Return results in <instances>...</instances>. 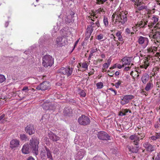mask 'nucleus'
Here are the masks:
<instances>
[{
	"label": "nucleus",
	"mask_w": 160,
	"mask_h": 160,
	"mask_svg": "<svg viewBox=\"0 0 160 160\" xmlns=\"http://www.w3.org/2000/svg\"><path fill=\"white\" fill-rule=\"evenodd\" d=\"M39 143L38 139L36 138H32L30 140V148L32 149L33 152L35 153L36 155L38 153V144Z\"/></svg>",
	"instance_id": "f257e3e1"
},
{
	"label": "nucleus",
	"mask_w": 160,
	"mask_h": 160,
	"mask_svg": "<svg viewBox=\"0 0 160 160\" xmlns=\"http://www.w3.org/2000/svg\"><path fill=\"white\" fill-rule=\"evenodd\" d=\"M54 59L49 55H46L42 58L43 65L46 67L51 66L53 63Z\"/></svg>",
	"instance_id": "f03ea898"
},
{
	"label": "nucleus",
	"mask_w": 160,
	"mask_h": 160,
	"mask_svg": "<svg viewBox=\"0 0 160 160\" xmlns=\"http://www.w3.org/2000/svg\"><path fill=\"white\" fill-rule=\"evenodd\" d=\"M73 69L69 67H62L58 70V72L62 74L66 75L67 77L71 76L72 73Z\"/></svg>",
	"instance_id": "7ed1b4c3"
},
{
	"label": "nucleus",
	"mask_w": 160,
	"mask_h": 160,
	"mask_svg": "<svg viewBox=\"0 0 160 160\" xmlns=\"http://www.w3.org/2000/svg\"><path fill=\"white\" fill-rule=\"evenodd\" d=\"M78 121L80 124L83 126L88 125L90 122V118L85 115H82L78 118Z\"/></svg>",
	"instance_id": "20e7f679"
},
{
	"label": "nucleus",
	"mask_w": 160,
	"mask_h": 160,
	"mask_svg": "<svg viewBox=\"0 0 160 160\" xmlns=\"http://www.w3.org/2000/svg\"><path fill=\"white\" fill-rule=\"evenodd\" d=\"M50 84L48 81L44 82L38 85L36 89L42 91L49 89L50 88Z\"/></svg>",
	"instance_id": "39448f33"
},
{
	"label": "nucleus",
	"mask_w": 160,
	"mask_h": 160,
	"mask_svg": "<svg viewBox=\"0 0 160 160\" xmlns=\"http://www.w3.org/2000/svg\"><path fill=\"white\" fill-rule=\"evenodd\" d=\"M134 98V96L131 95H127L123 96L122 99V101L120 102V103L124 105L129 102V101Z\"/></svg>",
	"instance_id": "423d86ee"
},
{
	"label": "nucleus",
	"mask_w": 160,
	"mask_h": 160,
	"mask_svg": "<svg viewBox=\"0 0 160 160\" xmlns=\"http://www.w3.org/2000/svg\"><path fill=\"white\" fill-rule=\"evenodd\" d=\"M127 11L120 12L118 14V16L121 21H120L121 24H123L127 21Z\"/></svg>",
	"instance_id": "0eeeda50"
},
{
	"label": "nucleus",
	"mask_w": 160,
	"mask_h": 160,
	"mask_svg": "<svg viewBox=\"0 0 160 160\" xmlns=\"http://www.w3.org/2000/svg\"><path fill=\"white\" fill-rule=\"evenodd\" d=\"M25 132L29 135L33 134L35 132L34 125L32 124H29L25 128Z\"/></svg>",
	"instance_id": "6e6552de"
},
{
	"label": "nucleus",
	"mask_w": 160,
	"mask_h": 160,
	"mask_svg": "<svg viewBox=\"0 0 160 160\" xmlns=\"http://www.w3.org/2000/svg\"><path fill=\"white\" fill-rule=\"evenodd\" d=\"M86 152L83 149H80L78 152L76 156V159L80 160L82 159L85 154Z\"/></svg>",
	"instance_id": "1a4fd4ad"
},
{
	"label": "nucleus",
	"mask_w": 160,
	"mask_h": 160,
	"mask_svg": "<svg viewBox=\"0 0 160 160\" xmlns=\"http://www.w3.org/2000/svg\"><path fill=\"white\" fill-rule=\"evenodd\" d=\"M19 145V140L16 139H13L11 141L10 144V147L12 149H15L18 147Z\"/></svg>",
	"instance_id": "9d476101"
},
{
	"label": "nucleus",
	"mask_w": 160,
	"mask_h": 160,
	"mask_svg": "<svg viewBox=\"0 0 160 160\" xmlns=\"http://www.w3.org/2000/svg\"><path fill=\"white\" fill-rule=\"evenodd\" d=\"M64 38L62 37H58L57 39L55 42L58 47H62L66 44V43L65 40L63 39Z\"/></svg>",
	"instance_id": "9b49d317"
},
{
	"label": "nucleus",
	"mask_w": 160,
	"mask_h": 160,
	"mask_svg": "<svg viewBox=\"0 0 160 160\" xmlns=\"http://www.w3.org/2000/svg\"><path fill=\"white\" fill-rule=\"evenodd\" d=\"M42 107L45 110H53L56 108V107L51 103H45L42 104Z\"/></svg>",
	"instance_id": "f8f14e48"
},
{
	"label": "nucleus",
	"mask_w": 160,
	"mask_h": 160,
	"mask_svg": "<svg viewBox=\"0 0 160 160\" xmlns=\"http://www.w3.org/2000/svg\"><path fill=\"white\" fill-rule=\"evenodd\" d=\"M139 143L137 144H134L135 146L134 147L132 146L128 145L127 146V148L129 150V152L132 153H137L139 150V146L138 145Z\"/></svg>",
	"instance_id": "ddd939ff"
},
{
	"label": "nucleus",
	"mask_w": 160,
	"mask_h": 160,
	"mask_svg": "<svg viewBox=\"0 0 160 160\" xmlns=\"http://www.w3.org/2000/svg\"><path fill=\"white\" fill-rule=\"evenodd\" d=\"M140 138L138 135L134 134L130 136L129 137V138L131 140H133L132 142L134 144H137L139 143Z\"/></svg>",
	"instance_id": "4468645a"
},
{
	"label": "nucleus",
	"mask_w": 160,
	"mask_h": 160,
	"mask_svg": "<svg viewBox=\"0 0 160 160\" xmlns=\"http://www.w3.org/2000/svg\"><path fill=\"white\" fill-rule=\"evenodd\" d=\"M112 138V137L109 136L107 132L101 131V140H110Z\"/></svg>",
	"instance_id": "2eb2a0df"
},
{
	"label": "nucleus",
	"mask_w": 160,
	"mask_h": 160,
	"mask_svg": "<svg viewBox=\"0 0 160 160\" xmlns=\"http://www.w3.org/2000/svg\"><path fill=\"white\" fill-rule=\"evenodd\" d=\"M60 33L62 35L61 37H62L64 38L71 34V32L70 31L66 28L62 29L60 30Z\"/></svg>",
	"instance_id": "dca6fc26"
},
{
	"label": "nucleus",
	"mask_w": 160,
	"mask_h": 160,
	"mask_svg": "<svg viewBox=\"0 0 160 160\" xmlns=\"http://www.w3.org/2000/svg\"><path fill=\"white\" fill-rule=\"evenodd\" d=\"M144 147L146 148L147 151L150 152L154 150V148L153 146L148 142H145L143 144Z\"/></svg>",
	"instance_id": "f3484780"
},
{
	"label": "nucleus",
	"mask_w": 160,
	"mask_h": 160,
	"mask_svg": "<svg viewBox=\"0 0 160 160\" xmlns=\"http://www.w3.org/2000/svg\"><path fill=\"white\" fill-rule=\"evenodd\" d=\"M48 135L49 139L53 141H57L59 139V137L51 132H48Z\"/></svg>",
	"instance_id": "a211bd4d"
},
{
	"label": "nucleus",
	"mask_w": 160,
	"mask_h": 160,
	"mask_svg": "<svg viewBox=\"0 0 160 160\" xmlns=\"http://www.w3.org/2000/svg\"><path fill=\"white\" fill-rule=\"evenodd\" d=\"M138 42L140 44H142L144 43L147 44L148 42V40L147 38L141 36L138 37Z\"/></svg>",
	"instance_id": "6ab92c4d"
},
{
	"label": "nucleus",
	"mask_w": 160,
	"mask_h": 160,
	"mask_svg": "<svg viewBox=\"0 0 160 160\" xmlns=\"http://www.w3.org/2000/svg\"><path fill=\"white\" fill-rule=\"evenodd\" d=\"M132 57H124L122 58V60L123 64L129 65L130 64L132 60Z\"/></svg>",
	"instance_id": "aec40b11"
},
{
	"label": "nucleus",
	"mask_w": 160,
	"mask_h": 160,
	"mask_svg": "<svg viewBox=\"0 0 160 160\" xmlns=\"http://www.w3.org/2000/svg\"><path fill=\"white\" fill-rule=\"evenodd\" d=\"M149 78V75L147 73H145L143 74L141 78V80L144 84H145L148 81Z\"/></svg>",
	"instance_id": "412c9836"
},
{
	"label": "nucleus",
	"mask_w": 160,
	"mask_h": 160,
	"mask_svg": "<svg viewBox=\"0 0 160 160\" xmlns=\"http://www.w3.org/2000/svg\"><path fill=\"white\" fill-rule=\"evenodd\" d=\"M30 151V148H29L28 144H25L22 148V152L23 153L27 154Z\"/></svg>",
	"instance_id": "4be33fe9"
},
{
	"label": "nucleus",
	"mask_w": 160,
	"mask_h": 160,
	"mask_svg": "<svg viewBox=\"0 0 160 160\" xmlns=\"http://www.w3.org/2000/svg\"><path fill=\"white\" fill-rule=\"evenodd\" d=\"M158 30L153 35V38L157 40L160 39V28H158ZM158 40L160 42V40Z\"/></svg>",
	"instance_id": "5701e85b"
},
{
	"label": "nucleus",
	"mask_w": 160,
	"mask_h": 160,
	"mask_svg": "<svg viewBox=\"0 0 160 160\" xmlns=\"http://www.w3.org/2000/svg\"><path fill=\"white\" fill-rule=\"evenodd\" d=\"M111 61L108 60L107 62L104 63L103 65V67L102 68V72H104L106 71V69L108 68L111 63Z\"/></svg>",
	"instance_id": "b1692460"
},
{
	"label": "nucleus",
	"mask_w": 160,
	"mask_h": 160,
	"mask_svg": "<svg viewBox=\"0 0 160 160\" xmlns=\"http://www.w3.org/2000/svg\"><path fill=\"white\" fill-rule=\"evenodd\" d=\"M147 21L145 22L144 20H143L139 22L136 25V26L138 27H140V28H145L146 25H147Z\"/></svg>",
	"instance_id": "393cba45"
},
{
	"label": "nucleus",
	"mask_w": 160,
	"mask_h": 160,
	"mask_svg": "<svg viewBox=\"0 0 160 160\" xmlns=\"http://www.w3.org/2000/svg\"><path fill=\"white\" fill-rule=\"evenodd\" d=\"M46 153L47 158L49 159L50 160H53V158L51 154V151L48 148H46Z\"/></svg>",
	"instance_id": "a878e982"
},
{
	"label": "nucleus",
	"mask_w": 160,
	"mask_h": 160,
	"mask_svg": "<svg viewBox=\"0 0 160 160\" xmlns=\"http://www.w3.org/2000/svg\"><path fill=\"white\" fill-rule=\"evenodd\" d=\"M92 31V25H90L88 26L87 28L86 34L88 36H90Z\"/></svg>",
	"instance_id": "bb28decb"
},
{
	"label": "nucleus",
	"mask_w": 160,
	"mask_h": 160,
	"mask_svg": "<svg viewBox=\"0 0 160 160\" xmlns=\"http://www.w3.org/2000/svg\"><path fill=\"white\" fill-rule=\"evenodd\" d=\"M153 87V84L151 82H149L147 84V85L145 88V90L146 91H148L150 89H151Z\"/></svg>",
	"instance_id": "cd10ccee"
},
{
	"label": "nucleus",
	"mask_w": 160,
	"mask_h": 160,
	"mask_svg": "<svg viewBox=\"0 0 160 160\" xmlns=\"http://www.w3.org/2000/svg\"><path fill=\"white\" fill-rule=\"evenodd\" d=\"M20 137L21 140L22 141H26L29 140V139L25 134H21L20 135Z\"/></svg>",
	"instance_id": "c85d7f7f"
},
{
	"label": "nucleus",
	"mask_w": 160,
	"mask_h": 160,
	"mask_svg": "<svg viewBox=\"0 0 160 160\" xmlns=\"http://www.w3.org/2000/svg\"><path fill=\"white\" fill-rule=\"evenodd\" d=\"M48 116H49L47 114L44 115L42 116V117L41 119V120H42V122H45V123H47L48 120Z\"/></svg>",
	"instance_id": "c756f323"
},
{
	"label": "nucleus",
	"mask_w": 160,
	"mask_h": 160,
	"mask_svg": "<svg viewBox=\"0 0 160 160\" xmlns=\"http://www.w3.org/2000/svg\"><path fill=\"white\" fill-rule=\"evenodd\" d=\"M6 121L5 115L4 114L0 116V123H4Z\"/></svg>",
	"instance_id": "7c9ffc66"
},
{
	"label": "nucleus",
	"mask_w": 160,
	"mask_h": 160,
	"mask_svg": "<svg viewBox=\"0 0 160 160\" xmlns=\"http://www.w3.org/2000/svg\"><path fill=\"white\" fill-rule=\"evenodd\" d=\"M146 59H145V60H146V61H145L144 62V67L143 68L145 69H146L149 66V64H150V62H149V61L148 60H147L148 58H146Z\"/></svg>",
	"instance_id": "2f4dec72"
},
{
	"label": "nucleus",
	"mask_w": 160,
	"mask_h": 160,
	"mask_svg": "<svg viewBox=\"0 0 160 160\" xmlns=\"http://www.w3.org/2000/svg\"><path fill=\"white\" fill-rule=\"evenodd\" d=\"M118 16V15H117L116 18L115 19V21L114 22V23L116 25L118 24L119 23H121L120 21H121V19Z\"/></svg>",
	"instance_id": "473e14b6"
},
{
	"label": "nucleus",
	"mask_w": 160,
	"mask_h": 160,
	"mask_svg": "<svg viewBox=\"0 0 160 160\" xmlns=\"http://www.w3.org/2000/svg\"><path fill=\"white\" fill-rule=\"evenodd\" d=\"M147 8V6L145 5V4H143L138 8H137V10L139 11L142 10L143 9H146Z\"/></svg>",
	"instance_id": "72a5a7b5"
},
{
	"label": "nucleus",
	"mask_w": 160,
	"mask_h": 160,
	"mask_svg": "<svg viewBox=\"0 0 160 160\" xmlns=\"http://www.w3.org/2000/svg\"><path fill=\"white\" fill-rule=\"evenodd\" d=\"M103 22L106 27H107L108 26V18L105 16L103 17Z\"/></svg>",
	"instance_id": "f704fd0d"
},
{
	"label": "nucleus",
	"mask_w": 160,
	"mask_h": 160,
	"mask_svg": "<svg viewBox=\"0 0 160 160\" xmlns=\"http://www.w3.org/2000/svg\"><path fill=\"white\" fill-rule=\"evenodd\" d=\"M121 33L120 31H118L116 33V36L118 37V40L120 41H122L123 40V38L122 36L121 35Z\"/></svg>",
	"instance_id": "c9c22d12"
},
{
	"label": "nucleus",
	"mask_w": 160,
	"mask_h": 160,
	"mask_svg": "<svg viewBox=\"0 0 160 160\" xmlns=\"http://www.w3.org/2000/svg\"><path fill=\"white\" fill-rule=\"evenodd\" d=\"M70 110H71V109H70L68 108H65L64 109V113L66 115H68L70 113Z\"/></svg>",
	"instance_id": "e433bc0d"
},
{
	"label": "nucleus",
	"mask_w": 160,
	"mask_h": 160,
	"mask_svg": "<svg viewBox=\"0 0 160 160\" xmlns=\"http://www.w3.org/2000/svg\"><path fill=\"white\" fill-rule=\"evenodd\" d=\"M6 80V78L4 75L0 74V83H1L4 81Z\"/></svg>",
	"instance_id": "4c0bfd02"
},
{
	"label": "nucleus",
	"mask_w": 160,
	"mask_h": 160,
	"mask_svg": "<svg viewBox=\"0 0 160 160\" xmlns=\"http://www.w3.org/2000/svg\"><path fill=\"white\" fill-rule=\"evenodd\" d=\"M40 156L42 159L45 160L46 157V153L43 151H42L40 153Z\"/></svg>",
	"instance_id": "58836bf2"
},
{
	"label": "nucleus",
	"mask_w": 160,
	"mask_h": 160,
	"mask_svg": "<svg viewBox=\"0 0 160 160\" xmlns=\"http://www.w3.org/2000/svg\"><path fill=\"white\" fill-rule=\"evenodd\" d=\"M29 89L28 88V87L27 86L24 87L22 90V91L23 92H24L26 93H27Z\"/></svg>",
	"instance_id": "ea45409f"
},
{
	"label": "nucleus",
	"mask_w": 160,
	"mask_h": 160,
	"mask_svg": "<svg viewBox=\"0 0 160 160\" xmlns=\"http://www.w3.org/2000/svg\"><path fill=\"white\" fill-rule=\"evenodd\" d=\"M152 19L153 21L152 22L155 24L158 21V18L154 16L152 17Z\"/></svg>",
	"instance_id": "a19ab883"
},
{
	"label": "nucleus",
	"mask_w": 160,
	"mask_h": 160,
	"mask_svg": "<svg viewBox=\"0 0 160 160\" xmlns=\"http://www.w3.org/2000/svg\"><path fill=\"white\" fill-rule=\"evenodd\" d=\"M122 82L119 80L118 81V82H116L115 84V86L116 88H118L119 87V86L121 85V83Z\"/></svg>",
	"instance_id": "79ce46f5"
},
{
	"label": "nucleus",
	"mask_w": 160,
	"mask_h": 160,
	"mask_svg": "<svg viewBox=\"0 0 160 160\" xmlns=\"http://www.w3.org/2000/svg\"><path fill=\"white\" fill-rule=\"evenodd\" d=\"M125 32L127 33L128 34H131V35H132L134 34V32H132L130 29L128 28H127L125 29Z\"/></svg>",
	"instance_id": "37998d69"
},
{
	"label": "nucleus",
	"mask_w": 160,
	"mask_h": 160,
	"mask_svg": "<svg viewBox=\"0 0 160 160\" xmlns=\"http://www.w3.org/2000/svg\"><path fill=\"white\" fill-rule=\"evenodd\" d=\"M143 4H144V3L143 2H138V3L136 4L135 6L136 7L138 8Z\"/></svg>",
	"instance_id": "c03bdc74"
},
{
	"label": "nucleus",
	"mask_w": 160,
	"mask_h": 160,
	"mask_svg": "<svg viewBox=\"0 0 160 160\" xmlns=\"http://www.w3.org/2000/svg\"><path fill=\"white\" fill-rule=\"evenodd\" d=\"M138 134L139 135L138 136L140 137V140L143 139V138L145 137V135L144 133H138Z\"/></svg>",
	"instance_id": "a18cd8bd"
},
{
	"label": "nucleus",
	"mask_w": 160,
	"mask_h": 160,
	"mask_svg": "<svg viewBox=\"0 0 160 160\" xmlns=\"http://www.w3.org/2000/svg\"><path fill=\"white\" fill-rule=\"evenodd\" d=\"M79 94L80 96L82 97H84L86 96V93L83 90H82L79 93Z\"/></svg>",
	"instance_id": "49530a36"
},
{
	"label": "nucleus",
	"mask_w": 160,
	"mask_h": 160,
	"mask_svg": "<svg viewBox=\"0 0 160 160\" xmlns=\"http://www.w3.org/2000/svg\"><path fill=\"white\" fill-rule=\"evenodd\" d=\"M122 111L124 113L126 114L129 111L130 113H131V112L130 110H129L128 109H122Z\"/></svg>",
	"instance_id": "de8ad7c7"
},
{
	"label": "nucleus",
	"mask_w": 160,
	"mask_h": 160,
	"mask_svg": "<svg viewBox=\"0 0 160 160\" xmlns=\"http://www.w3.org/2000/svg\"><path fill=\"white\" fill-rule=\"evenodd\" d=\"M82 67L83 68H88V65L86 63L84 62L82 64Z\"/></svg>",
	"instance_id": "09e8293b"
},
{
	"label": "nucleus",
	"mask_w": 160,
	"mask_h": 160,
	"mask_svg": "<svg viewBox=\"0 0 160 160\" xmlns=\"http://www.w3.org/2000/svg\"><path fill=\"white\" fill-rule=\"evenodd\" d=\"M160 127V124L158 122H157L154 125V127L155 128H158Z\"/></svg>",
	"instance_id": "8fccbe9b"
},
{
	"label": "nucleus",
	"mask_w": 160,
	"mask_h": 160,
	"mask_svg": "<svg viewBox=\"0 0 160 160\" xmlns=\"http://www.w3.org/2000/svg\"><path fill=\"white\" fill-rule=\"evenodd\" d=\"M151 139L153 140H156L158 139V137L157 135L156 136H152L151 137Z\"/></svg>",
	"instance_id": "3c124183"
},
{
	"label": "nucleus",
	"mask_w": 160,
	"mask_h": 160,
	"mask_svg": "<svg viewBox=\"0 0 160 160\" xmlns=\"http://www.w3.org/2000/svg\"><path fill=\"white\" fill-rule=\"evenodd\" d=\"M154 25V24L153 23L152 21L151 22H150L148 23V26L149 28H152Z\"/></svg>",
	"instance_id": "603ef678"
},
{
	"label": "nucleus",
	"mask_w": 160,
	"mask_h": 160,
	"mask_svg": "<svg viewBox=\"0 0 160 160\" xmlns=\"http://www.w3.org/2000/svg\"><path fill=\"white\" fill-rule=\"evenodd\" d=\"M119 115L120 116H123L126 115V114L124 113L123 112L122 110L121 111L119 112Z\"/></svg>",
	"instance_id": "864d4df0"
},
{
	"label": "nucleus",
	"mask_w": 160,
	"mask_h": 160,
	"mask_svg": "<svg viewBox=\"0 0 160 160\" xmlns=\"http://www.w3.org/2000/svg\"><path fill=\"white\" fill-rule=\"evenodd\" d=\"M155 160H160V155L158 153L156 157Z\"/></svg>",
	"instance_id": "5fc2aeb1"
},
{
	"label": "nucleus",
	"mask_w": 160,
	"mask_h": 160,
	"mask_svg": "<svg viewBox=\"0 0 160 160\" xmlns=\"http://www.w3.org/2000/svg\"><path fill=\"white\" fill-rule=\"evenodd\" d=\"M79 38L78 39L77 41H76V42H75V43L74 44V48H73V50L74 49V48H75V47L77 45L78 42H79Z\"/></svg>",
	"instance_id": "6e6d98bb"
},
{
	"label": "nucleus",
	"mask_w": 160,
	"mask_h": 160,
	"mask_svg": "<svg viewBox=\"0 0 160 160\" xmlns=\"http://www.w3.org/2000/svg\"><path fill=\"white\" fill-rule=\"evenodd\" d=\"M136 1H137V0H131V1L133 3V4L134 5V6H135L136 4Z\"/></svg>",
	"instance_id": "4d7b16f0"
},
{
	"label": "nucleus",
	"mask_w": 160,
	"mask_h": 160,
	"mask_svg": "<svg viewBox=\"0 0 160 160\" xmlns=\"http://www.w3.org/2000/svg\"><path fill=\"white\" fill-rule=\"evenodd\" d=\"M93 160H99V156H95L93 158Z\"/></svg>",
	"instance_id": "13d9d810"
},
{
	"label": "nucleus",
	"mask_w": 160,
	"mask_h": 160,
	"mask_svg": "<svg viewBox=\"0 0 160 160\" xmlns=\"http://www.w3.org/2000/svg\"><path fill=\"white\" fill-rule=\"evenodd\" d=\"M93 53H92V52H90V55H89V57H88V59H90L93 56Z\"/></svg>",
	"instance_id": "bf43d9fd"
},
{
	"label": "nucleus",
	"mask_w": 160,
	"mask_h": 160,
	"mask_svg": "<svg viewBox=\"0 0 160 160\" xmlns=\"http://www.w3.org/2000/svg\"><path fill=\"white\" fill-rule=\"evenodd\" d=\"M115 18V16L112 15V16L111 17L112 21L113 22H114Z\"/></svg>",
	"instance_id": "052dcab7"
},
{
	"label": "nucleus",
	"mask_w": 160,
	"mask_h": 160,
	"mask_svg": "<svg viewBox=\"0 0 160 160\" xmlns=\"http://www.w3.org/2000/svg\"><path fill=\"white\" fill-rule=\"evenodd\" d=\"M130 68V67H126L125 68L124 70L126 71H128L129 70Z\"/></svg>",
	"instance_id": "680f3d73"
},
{
	"label": "nucleus",
	"mask_w": 160,
	"mask_h": 160,
	"mask_svg": "<svg viewBox=\"0 0 160 160\" xmlns=\"http://www.w3.org/2000/svg\"><path fill=\"white\" fill-rule=\"evenodd\" d=\"M27 160H35V159L32 157H30L28 158Z\"/></svg>",
	"instance_id": "e2e57ef3"
},
{
	"label": "nucleus",
	"mask_w": 160,
	"mask_h": 160,
	"mask_svg": "<svg viewBox=\"0 0 160 160\" xmlns=\"http://www.w3.org/2000/svg\"><path fill=\"white\" fill-rule=\"evenodd\" d=\"M96 86L97 87V88H100V82L97 83Z\"/></svg>",
	"instance_id": "0e129e2a"
},
{
	"label": "nucleus",
	"mask_w": 160,
	"mask_h": 160,
	"mask_svg": "<svg viewBox=\"0 0 160 160\" xmlns=\"http://www.w3.org/2000/svg\"><path fill=\"white\" fill-rule=\"evenodd\" d=\"M156 133L157 134L156 135L157 136L158 138H160V132L159 133Z\"/></svg>",
	"instance_id": "69168bd1"
},
{
	"label": "nucleus",
	"mask_w": 160,
	"mask_h": 160,
	"mask_svg": "<svg viewBox=\"0 0 160 160\" xmlns=\"http://www.w3.org/2000/svg\"><path fill=\"white\" fill-rule=\"evenodd\" d=\"M97 51H98V50L97 49V48H96L95 49H93V50H92L91 52H92L94 53L96 52Z\"/></svg>",
	"instance_id": "338daca9"
},
{
	"label": "nucleus",
	"mask_w": 160,
	"mask_h": 160,
	"mask_svg": "<svg viewBox=\"0 0 160 160\" xmlns=\"http://www.w3.org/2000/svg\"><path fill=\"white\" fill-rule=\"evenodd\" d=\"M117 68L119 69H121L122 68V66L120 64H118L117 66Z\"/></svg>",
	"instance_id": "774afa93"
}]
</instances>
